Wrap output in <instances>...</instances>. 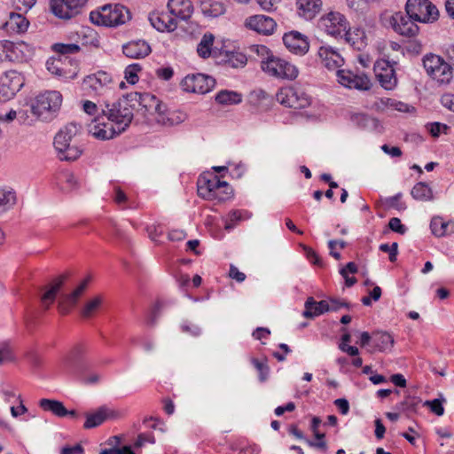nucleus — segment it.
I'll return each mask as SVG.
<instances>
[{"label":"nucleus","mask_w":454,"mask_h":454,"mask_svg":"<svg viewBox=\"0 0 454 454\" xmlns=\"http://www.w3.org/2000/svg\"><path fill=\"white\" fill-rule=\"evenodd\" d=\"M380 250L384 253H388L390 262H394L396 261V256H397V253H398L397 243L394 242L391 245L381 244L380 246Z\"/></svg>","instance_id":"obj_55"},{"label":"nucleus","mask_w":454,"mask_h":454,"mask_svg":"<svg viewBox=\"0 0 454 454\" xmlns=\"http://www.w3.org/2000/svg\"><path fill=\"white\" fill-rule=\"evenodd\" d=\"M162 305L160 302H157L152 309L150 315L148 317V323L152 325L156 324L157 318L160 317L161 312Z\"/></svg>","instance_id":"obj_64"},{"label":"nucleus","mask_w":454,"mask_h":454,"mask_svg":"<svg viewBox=\"0 0 454 454\" xmlns=\"http://www.w3.org/2000/svg\"><path fill=\"white\" fill-rule=\"evenodd\" d=\"M430 228L434 235L442 237L453 231L454 222H444L441 217L433 218Z\"/></svg>","instance_id":"obj_40"},{"label":"nucleus","mask_w":454,"mask_h":454,"mask_svg":"<svg viewBox=\"0 0 454 454\" xmlns=\"http://www.w3.org/2000/svg\"><path fill=\"white\" fill-rule=\"evenodd\" d=\"M114 412L108 408L102 406L95 412L86 415L84 427L86 429L93 428L101 425L105 420L114 417Z\"/></svg>","instance_id":"obj_32"},{"label":"nucleus","mask_w":454,"mask_h":454,"mask_svg":"<svg viewBox=\"0 0 454 454\" xmlns=\"http://www.w3.org/2000/svg\"><path fill=\"white\" fill-rule=\"evenodd\" d=\"M276 98L281 105L294 109H302L310 105L309 96L301 88L294 86L281 88Z\"/></svg>","instance_id":"obj_9"},{"label":"nucleus","mask_w":454,"mask_h":454,"mask_svg":"<svg viewBox=\"0 0 454 454\" xmlns=\"http://www.w3.org/2000/svg\"><path fill=\"white\" fill-rule=\"evenodd\" d=\"M106 116L102 114L94 118L89 127L90 134L100 140L112 139L115 136L122 133L126 129L121 126H118L115 122L106 120Z\"/></svg>","instance_id":"obj_10"},{"label":"nucleus","mask_w":454,"mask_h":454,"mask_svg":"<svg viewBox=\"0 0 454 454\" xmlns=\"http://www.w3.org/2000/svg\"><path fill=\"white\" fill-rule=\"evenodd\" d=\"M260 7L266 12H273L278 8L280 0H256Z\"/></svg>","instance_id":"obj_59"},{"label":"nucleus","mask_w":454,"mask_h":454,"mask_svg":"<svg viewBox=\"0 0 454 454\" xmlns=\"http://www.w3.org/2000/svg\"><path fill=\"white\" fill-rule=\"evenodd\" d=\"M201 10L207 16L218 17L224 13L225 7L221 2L206 0L201 3Z\"/></svg>","instance_id":"obj_41"},{"label":"nucleus","mask_w":454,"mask_h":454,"mask_svg":"<svg viewBox=\"0 0 454 454\" xmlns=\"http://www.w3.org/2000/svg\"><path fill=\"white\" fill-rule=\"evenodd\" d=\"M25 79L23 75L15 71L9 70L0 79V102L12 99L23 87Z\"/></svg>","instance_id":"obj_12"},{"label":"nucleus","mask_w":454,"mask_h":454,"mask_svg":"<svg viewBox=\"0 0 454 454\" xmlns=\"http://www.w3.org/2000/svg\"><path fill=\"white\" fill-rule=\"evenodd\" d=\"M168 8L171 15L184 20H188L193 12L190 0H168Z\"/></svg>","instance_id":"obj_31"},{"label":"nucleus","mask_w":454,"mask_h":454,"mask_svg":"<svg viewBox=\"0 0 454 454\" xmlns=\"http://www.w3.org/2000/svg\"><path fill=\"white\" fill-rule=\"evenodd\" d=\"M351 122L358 128L373 130L379 127V121L363 113H354L350 115Z\"/></svg>","instance_id":"obj_35"},{"label":"nucleus","mask_w":454,"mask_h":454,"mask_svg":"<svg viewBox=\"0 0 454 454\" xmlns=\"http://www.w3.org/2000/svg\"><path fill=\"white\" fill-rule=\"evenodd\" d=\"M28 20L21 14L11 12L2 27L10 35L21 34L27 31Z\"/></svg>","instance_id":"obj_30"},{"label":"nucleus","mask_w":454,"mask_h":454,"mask_svg":"<svg viewBox=\"0 0 454 454\" xmlns=\"http://www.w3.org/2000/svg\"><path fill=\"white\" fill-rule=\"evenodd\" d=\"M405 11L414 20L422 23L434 22L439 16L438 9L429 0H408Z\"/></svg>","instance_id":"obj_8"},{"label":"nucleus","mask_w":454,"mask_h":454,"mask_svg":"<svg viewBox=\"0 0 454 454\" xmlns=\"http://www.w3.org/2000/svg\"><path fill=\"white\" fill-rule=\"evenodd\" d=\"M156 75L164 81H168L173 77L174 70L170 67H160L156 70Z\"/></svg>","instance_id":"obj_62"},{"label":"nucleus","mask_w":454,"mask_h":454,"mask_svg":"<svg viewBox=\"0 0 454 454\" xmlns=\"http://www.w3.org/2000/svg\"><path fill=\"white\" fill-rule=\"evenodd\" d=\"M403 194L401 192L395 194V196L388 197L385 200V205L389 208H395L398 211L404 210L406 206L403 202L401 201Z\"/></svg>","instance_id":"obj_48"},{"label":"nucleus","mask_w":454,"mask_h":454,"mask_svg":"<svg viewBox=\"0 0 454 454\" xmlns=\"http://www.w3.org/2000/svg\"><path fill=\"white\" fill-rule=\"evenodd\" d=\"M148 20L151 25L160 32H172L177 27V22L171 13L152 12Z\"/></svg>","instance_id":"obj_24"},{"label":"nucleus","mask_w":454,"mask_h":454,"mask_svg":"<svg viewBox=\"0 0 454 454\" xmlns=\"http://www.w3.org/2000/svg\"><path fill=\"white\" fill-rule=\"evenodd\" d=\"M375 75L380 85L386 90H393L397 84L395 71L389 61L378 60L373 67Z\"/></svg>","instance_id":"obj_19"},{"label":"nucleus","mask_w":454,"mask_h":454,"mask_svg":"<svg viewBox=\"0 0 454 454\" xmlns=\"http://www.w3.org/2000/svg\"><path fill=\"white\" fill-rule=\"evenodd\" d=\"M162 305L160 302H157L152 309L150 315L148 317V323L152 325L156 324L157 318L160 317L161 312Z\"/></svg>","instance_id":"obj_63"},{"label":"nucleus","mask_w":454,"mask_h":454,"mask_svg":"<svg viewBox=\"0 0 454 454\" xmlns=\"http://www.w3.org/2000/svg\"><path fill=\"white\" fill-rule=\"evenodd\" d=\"M70 60L67 59V57H59L58 59H49L46 62L47 70L64 80L74 79L76 77L77 73L74 69H67V66L69 65Z\"/></svg>","instance_id":"obj_23"},{"label":"nucleus","mask_w":454,"mask_h":454,"mask_svg":"<svg viewBox=\"0 0 454 454\" xmlns=\"http://www.w3.org/2000/svg\"><path fill=\"white\" fill-rule=\"evenodd\" d=\"M372 342L379 351L384 352L392 348L394 338L387 332H375L372 333Z\"/></svg>","instance_id":"obj_37"},{"label":"nucleus","mask_w":454,"mask_h":454,"mask_svg":"<svg viewBox=\"0 0 454 454\" xmlns=\"http://www.w3.org/2000/svg\"><path fill=\"white\" fill-rule=\"evenodd\" d=\"M336 75L338 82L348 89L368 90L372 86L370 79L364 74H357L350 70L342 69L338 70Z\"/></svg>","instance_id":"obj_18"},{"label":"nucleus","mask_w":454,"mask_h":454,"mask_svg":"<svg viewBox=\"0 0 454 454\" xmlns=\"http://www.w3.org/2000/svg\"><path fill=\"white\" fill-rule=\"evenodd\" d=\"M409 14L395 12L391 18V24L394 30L399 35L406 37L415 36L419 32V27Z\"/></svg>","instance_id":"obj_20"},{"label":"nucleus","mask_w":454,"mask_h":454,"mask_svg":"<svg viewBox=\"0 0 454 454\" xmlns=\"http://www.w3.org/2000/svg\"><path fill=\"white\" fill-rule=\"evenodd\" d=\"M78 127L70 123L60 129L54 137V147L61 160H75L82 154V150L74 145H71L72 138L76 135Z\"/></svg>","instance_id":"obj_4"},{"label":"nucleus","mask_w":454,"mask_h":454,"mask_svg":"<svg viewBox=\"0 0 454 454\" xmlns=\"http://www.w3.org/2000/svg\"><path fill=\"white\" fill-rule=\"evenodd\" d=\"M130 104L137 103L145 112L150 114H155L157 122L162 125H175L184 121V118L176 113L168 112L166 110L160 100L151 93H130L129 94Z\"/></svg>","instance_id":"obj_1"},{"label":"nucleus","mask_w":454,"mask_h":454,"mask_svg":"<svg viewBox=\"0 0 454 454\" xmlns=\"http://www.w3.org/2000/svg\"><path fill=\"white\" fill-rule=\"evenodd\" d=\"M104 302V297L100 294L96 295L89 300H87L82 309L81 315L84 318H90L100 310Z\"/></svg>","instance_id":"obj_36"},{"label":"nucleus","mask_w":454,"mask_h":454,"mask_svg":"<svg viewBox=\"0 0 454 454\" xmlns=\"http://www.w3.org/2000/svg\"><path fill=\"white\" fill-rule=\"evenodd\" d=\"M423 66L427 74L440 84H448L452 80V67L438 55H426Z\"/></svg>","instance_id":"obj_6"},{"label":"nucleus","mask_w":454,"mask_h":454,"mask_svg":"<svg viewBox=\"0 0 454 454\" xmlns=\"http://www.w3.org/2000/svg\"><path fill=\"white\" fill-rule=\"evenodd\" d=\"M198 194L208 200L224 201L231 197L232 189L225 181H221L216 175L204 174L197 182Z\"/></svg>","instance_id":"obj_2"},{"label":"nucleus","mask_w":454,"mask_h":454,"mask_svg":"<svg viewBox=\"0 0 454 454\" xmlns=\"http://www.w3.org/2000/svg\"><path fill=\"white\" fill-rule=\"evenodd\" d=\"M247 62L246 55L239 52L232 54L228 59V63L234 68L243 67Z\"/></svg>","instance_id":"obj_54"},{"label":"nucleus","mask_w":454,"mask_h":454,"mask_svg":"<svg viewBox=\"0 0 454 454\" xmlns=\"http://www.w3.org/2000/svg\"><path fill=\"white\" fill-rule=\"evenodd\" d=\"M152 51L151 46L145 40H134L122 46L123 54L130 59H144Z\"/></svg>","instance_id":"obj_28"},{"label":"nucleus","mask_w":454,"mask_h":454,"mask_svg":"<svg viewBox=\"0 0 454 454\" xmlns=\"http://www.w3.org/2000/svg\"><path fill=\"white\" fill-rule=\"evenodd\" d=\"M345 41L355 50L362 51L366 46V35L362 28L346 29L343 33Z\"/></svg>","instance_id":"obj_33"},{"label":"nucleus","mask_w":454,"mask_h":454,"mask_svg":"<svg viewBox=\"0 0 454 454\" xmlns=\"http://www.w3.org/2000/svg\"><path fill=\"white\" fill-rule=\"evenodd\" d=\"M297 13L307 20H313L322 10V0H296Z\"/></svg>","instance_id":"obj_29"},{"label":"nucleus","mask_w":454,"mask_h":454,"mask_svg":"<svg viewBox=\"0 0 454 454\" xmlns=\"http://www.w3.org/2000/svg\"><path fill=\"white\" fill-rule=\"evenodd\" d=\"M13 360L14 356L11 346L6 342L0 343V365Z\"/></svg>","instance_id":"obj_49"},{"label":"nucleus","mask_w":454,"mask_h":454,"mask_svg":"<svg viewBox=\"0 0 454 454\" xmlns=\"http://www.w3.org/2000/svg\"><path fill=\"white\" fill-rule=\"evenodd\" d=\"M16 203V194L12 191L0 189V215L11 209Z\"/></svg>","instance_id":"obj_44"},{"label":"nucleus","mask_w":454,"mask_h":454,"mask_svg":"<svg viewBox=\"0 0 454 454\" xmlns=\"http://www.w3.org/2000/svg\"><path fill=\"white\" fill-rule=\"evenodd\" d=\"M112 83L113 79L110 74L98 71L84 78L82 88L90 95H104L112 89Z\"/></svg>","instance_id":"obj_15"},{"label":"nucleus","mask_w":454,"mask_h":454,"mask_svg":"<svg viewBox=\"0 0 454 454\" xmlns=\"http://www.w3.org/2000/svg\"><path fill=\"white\" fill-rule=\"evenodd\" d=\"M87 0H51L52 13L63 20H69L80 12Z\"/></svg>","instance_id":"obj_17"},{"label":"nucleus","mask_w":454,"mask_h":454,"mask_svg":"<svg viewBox=\"0 0 454 454\" xmlns=\"http://www.w3.org/2000/svg\"><path fill=\"white\" fill-rule=\"evenodd\" d=\"M31 52L29 44L20 42L0 41V61L21 62Z\"/></svg>","instance_id":"obj_11"},{"label":"nucleus","mask_w":454,"mask_h":454,"mask_svg":"<svg viewBox=\"0 0 454 454\" xmlns=\"http://www.w3.org/2000/svg\"><path fill=\"white\" fill-rule=\"evenodd\" d=\"M327 311H329V308L326 300L315 301L312 297H309L305 302L303 316L305 317H314Z\"/></svg>","instance_id":"obj_34"},{"label":"nucleus","mask_w":454,"mask_h":454,"mask_svg":"<svg viewBox=\"0 0 454 454\" xmlns=\"http://www.w3.org/2000/svg\"><path fill=\"white\" fill-rule=\"evenodd\" d=\"M133 104H130L129 95L114 102L100 103L101 114L106 120L115 122L118 126L127 129L133 120Z\"/></svg>","instance_id":"obj_3"},{"label":"nucleus","mask_w":454,"mask_h":454,"mask_svg":"<svg viewBox=\"0 0 454 454\" xmlns=\"http://www.w3.org/2000/svg\"><path fill=\"white\" fill-rule=\"evenodd\" d=\"M261 68L270 76L286 80H294L299 74L294 65L273 54L267 60H261Z\"/></svg>","instance_id":"obj_7"},{"label":"nucleus","mask_w":454,"mask_h":454,"mask_svg":"<svg viewBox=\"0 0 454 454\" xmlns=\"http://www.w3.org/2000/svg\"><path fill=\"white\" fill-rule=\"evenodd\" d=\"M420 399L415 396H407L403 401L396 405V410L402 412H415Z\"/></svg>","instance_id":"obj_46"},{"label":"nucleus","mask_w":454,"mask_h":454,"mask_svg":"<svg viewBox=\"0 0 454 454\" xmlns=\"http://www.w3.org/2000/svg\"><path fill=\"white\" fill-rule=\"evenodd\" d=\"M242 100L241 94L232 90H221L215 95V101L221 105H235Z\"/></svg>","instance_id":"obj_43"},{"label":"nucleus","mask_w":454,"mask_h":454,"mask_svg":"<svg viewBox=\"0 0 454 454\" xmlns=\"http://www.w3.org/2000/svg\"><path fill=\"white\" fill-rule=\"evenodd\" d=\"M64 282V277L59 278L55 279L50 286V287L45 291V293L42 296V304L47 309L55 301V298L59 292Z\"/></svg>","instance_id":"obj_38"},{"label":"nucleus","mask_w":454,"mask_h":454,"mask_svg":"<svg viewBox=\"0 0 454 454\" xmlns=\"http://www.w3.org/2000/svg\"><path fill=\"white\" fill-rule=\"evenodd\" d=\"M215 84V81L213 77L200 73L187 74L180 82L184 91L199 94L209 92Z\"/></svg>","instance_id":"obj_14"},{"label":"nucleus","mask_w":454,"mask_h":454,"mask_svg":"<svg viewBox=\"0 0 454 454\" xmlns=\"http://www.w3.org/2000/svg\"><path fill=\"white\" fill-rule=\"evenodd\" d=\"M250 51L252 53L256 54L257 57L260 59V61L267 60L268 57H270L272 55L270 51L266 46L259 44L252 45L250 47Z\"/></svg>","instance_id":"obj_53"},{"label":"nucleus","mask_w":454,"mask_h":454,"mask_svg":"<svg viewBox=\"0 0 454 454\" xmlns=\"http://www.w3.org/2000/svg\"><path fill=\"white\" fill-rule=\"evenodd\" d=\"M53 49L55 51L59 52L62 55H66V54L78 52L80 50V47L74 43H68V44L56 43V44H54Z\"/></svg>","instance_id":"obj_51"},{"label":"nucleus","mask_w":454,"mask_h":454,"mask_svg":"<svg viewBox=\"0 0 454 454\" xmlns=\"http://www.w3.org/2000/svg\"><path fill=\"white\" fill-rule=\"evenodd\" d=\"M252 363L256 370L260 372V380L264 381L267 379L269 372L268 366L258 359H253Z\"/></svg>","instance_id":"obj_60"},{"label":"nucleus","mask_w":454,"mask_h":454,"mask_svg":"<svg viewBox=\"0 0 454 454\" xmlns=\"http://www.w3.org/2000/svg\"><path fill=\"white\" fill-rule=\"evenodd\" d=\"M317 56L327 69L334 70L344 64V59L341 55L331 46H321L318 49Z\"/></svg>","instance_id":"obj_25"},{"label":"nucleus","mask_w":454,"mask_h":454,"mask_svg":"<svg viewBox=\"0 0 454 454\" xmlns=\"http://www.w3.org/2000/svg\"><path fill=\"white\" fill-rule=\"evenodd\" d=\"M86 348L82 344L75 345L70 352L62 359L61 365L68 373H76L82 367V358Z\"/></svg>","instance_id":"obj_22"},{"label":"nucleus","mask_w":454,"mask_h":454,"mask_svg":"<svg viewBox=\"0 0 454 454\" xmlns=\"http://www.w3.org/2000/svg\"><path fill=\"white\" fill-rule=\"evenodd\" d=\"M39 404L43 411H50L55 416L60 418L67 416L68 413V411L65 408L64 404L57 400L43 398L40 400Z\"/></svg>","instance_id":"obj_39"},{"label":"nucleus","mask_w":454,"mask_h":454,"mask_svg":"<svg viewBox=\"0 0 454 454\" xmlns=\"http://www.w3.org/2000/svg\"><path fill=\"white\" fill-rule=\"evenodd\" d=\"M319 26L327 35L339 36L346 31L348 22L340 12H330L321 17Z\"/></svg>","instance_id":"obj_16"},{"label":"nucleus","mask_w":454,"mask_h":454,"mask_svg":"<svg viewBox=\"0 0 454 454\" xmlns=\"http://www.w3.org/2000/svg\"><path fill=\"white\" fill-rule=\"evenodd\" d=\"M64 181L67 184V189L69 191L74 190L78 187V179L71 172H65L63 174Z\"/></svg>","instance_id":"obj_57"},{"label":"nucleus","mask_w":454,"mask_h":454,"mask_svg":"<svg viewBox=\"0 0 454 454\" xmlns=\"http://www.w3.org/2000/svg\"><path fill=\"white\" fill-rule=\"evenodd\" d=\"M99 454H135L130 446L105 449Z\"/></svg>","instance_id":"obj_61"},{"label":"nucleus","mask_w":454,"mask_h":454,"mask_svg":"<svg viewBox=\"0 0 454 454\" xmlns=\"http://www.w3.org/2000/svg\"><path fill=\"white\" fill-rule=\"evenodd\" d=\"M286 47L296 55H304L309 49V43L306 35L298 31L286 33L283 36Z\"/></svg>","instance_id":"obj_21"},{"label":"nucleus","mask_w":454,"mask_h":454,"mask_svg":"<svg viewBox=\"0 0 454 454\" xmlns=\"http://www.w3.org/2000/svg\"><path fill=\"white\" fill-rule=\"evenodd\" d=\"M246 26L262 35H271L276 28L275 20L265 15H254L246 20Z\"/></svg>","instance_id":"obj_27"},{"label":"nucleus","mask_w":454,"mask_h":454,"mask_svg":"<svg viewBox=\"0 0 454 454\" xmlns=\"http://www.w3.org/2000/svg\"><path fill=\"white\" fill-rule=\"evenodd\" d=\"M445 398H436L434 400H427L424 403V406H427L430 411L437 416H442L444 413V408L442 403L445 402Z\"/></svg>","instance_id":"obj_47"},{"label":"nucleus","mask_w":454,"mask_h":454,"mask_svg":"<svg viewBox=\"0 0 454 454\" xmlns=\"http://www.w3.org/2000/svg\"><path fill=\"white\" fill-rule=\"evenodd\" d=\"M82 109L86 114L90 115H95V117L101 115L100 105L98 106L92 101L85 100L82 104Z\"/></svg>","instance_id":"obj_56"},{"label":"nucleus","mask_w":454,"mask_h":454,"mask_svg":"<svg viewBox=\"0 0 454 454\" xmlns=\"http://www.w3.org/2000/svg\"><path fill=\"white\" fill-rule=\"evenodd\" d=\"M62 103V95L56 90L39 94L31 106L32 113L43 121H48L56 113Z\"/></svg>","instance_id":"obj_5"},{"label":"nucleus","mask_w":454,"mask_h":454,"mask_svg":"<svg viewBox=\"0 0 454 454\" xmlns=\"http://www.w3.org/2000/svg\"><path fill=\"white\" fill-rule=\"evenodd\" d=\"M100 20H97L98 24L101 23L106 27H115L124 24L130 19L129 10L123 5H106L101 8V11L97 14Z\"/></svg>","instance_id":"obj_13"},{"label":"nucleus","mask_w":454,"mask_h":454,"mask_svg":"<svg viewBox=\"0 0 454 454\" xmlns=\"http://www.w3.org/2000/svg\"><path fill=\"white\" fill-rule=\"evenodd\" d=\"M388 227L391 231L399 234H404L406 232V227L402 224L401 220L397 217H393L389 220Z\"/></svg>","instance_id":"obj_58"},{"label":"nucleus","mask_w":454,"mask_h":454,"mask_svg":"<svg viewBox=\"0 0 454 454\" xmlns=\"http://www.w3.org/2000/svg\"><path fill=\"white\" fill-rule=\"evenodd\" d=\"M141 70L138 64L129 65L125 69V78L130 84H135L138 81L137 72Z\"/></svg>","instance_id":"obj_50"},{"label":"nucleus","mask_w":454,"mask_h":454,"mask_svg":"<svg viewBox=\"0 0 454 454\" xmlns=\"http://www.w3.org/2000/svg\"><path fill=\"white\" fill-rule=\"evenodd\" d=\"M90 281V277H87L72 293L61 297L59 302V310L61 314H67L70 309L76 304L79 298L86 290Z\"/></svg>","instance_id":"obj_26"},{"label":"nucleus","mask_w":454,"mask_h":454,"mask_svg":"<svg viewBox=\"0 0 454 454\" xmlns=\"http://www.w3.org/2000/svg\"><path fill=\"white\" fill-rule=\"evenodd\" d=\"M411 196L417 200H431L433 199V192L428 184L423 182L416 184L411 192Z\"/></svg>","instance_id":"obj_42"},{"label":"nucleus","mask_w":454,"mask_h":454,"mask_svg":"<svg viewBox=\"0 0 454 454\" xmlns=\"http://www.w3.org/2000/svg\"><path fill=\"white\" fill-rule=\"evenodd\" d=\"M25 117H26V113L24 111L17 112L13 109H11L5 114H0V121L4 122V123H11L17 118L24 121Z\"/></svg>","instance_id":"obj_52"},{"label":"nucleus","mask_w":454,"mask_h":454,"mask_svg":"<svg viewBox=\"0 0 454 454\" xmlns=\"http://www.w3.org/2000/svg\"><path fill=\"white\" fill-rule=\"evenodd\" d=\"M215 37L212 34H205L197 46V52L200 57L207 59L211 54V48Z\"/></svg>","instance_id":"obj_45"}]
</instances>
